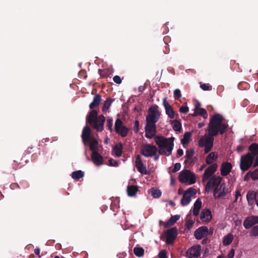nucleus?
<instances>
[{
  "label": "nucleus",
  "mask_w": 258,
  "mask_h": 258,
  "mask_svg": "<svg viewBox=\"0 0 258 258\" xmlns=\"http://www.w3.org/2000/svg\"><path fill=\"white\" fill-rule=\"evenodd\" d=\"M223 121V116L218 113L214 114L210 118L208 127L209 136L202 137L199 141V146L201 148L205 147V154L208 153L213 147V137L218 134L223 135L226 132L228 124Z\"/></svg>",
  "instance_id": "nucleus-1"
},
{
  "label": "nucleus",
  "mask_w": 258,
  "mask_h": 258,
  "mask_svg": "<svg viewBox=\"0 0 258 258\" xmlns=\"http://www.w3.org/2000/svg\"><path fill=\"white\" fill-rule=\"evenodd\" d=\"M102 97L100 95L96 94L95 95L93 101L89 105V108L92 110L86 117L87 123L99 132H102L104 129L105 117L103 115L98 116V111L93 109L99 106Z\"/></svg>",
  "instance_id": "nucleus-2"
},
{
  "label": "nucleus",
  "mask_w": 258,
  "mask_h": 258,
  "mask_svg": "<svg viewBox=\"0 0 258 258\" xmlns=\"http://www.w3.org/2000/svg\"><path fill=\"white\" fill-rule=\"evenodd\" d=\"M174 137L165 138L162 136L155 137V142L158 147V153L161 155L169 156L171 154L174 147Z\"/></svg>",
  "instance_id": "nucleus-3"
},
{
  "label": "nucleus",
  "mask_w": 258,
  "mask_h": 258,
  "mask_svg": "<svg viewBox=\"0 0 258 258\" xmlns=\"http://www.w3.org/2000/svg\"><path fill=\"white\" fill-rule=\"evenodd\" d=\"M161 113L156 105L151 106L148 110V114L146 117L147 123L156 124L160 119Z\"/></svg>",
  "instance_id": "nucleus-4"
},
{
  "label": "nucleus",
  "mask_w": 258,
  "mask_h": 258,
  "mask_svg": "<svg viewBox=\"0 0 258 258\" xmlns=\"http://www.w3.org/2000/svg\"><path fill=\"white\" fill-rule=\"evenodd\" d=\"M178 179L181 183H187L190 185L196 182L195 174L188 170H185L180 172Z\"/></svg>",
  "instance_id": "nucleus-5"
},
{
  "label": "nucleus",
  "mask_w": 258,
  "mask_h": 258,
  "mask_svg": "<svg viewBox=\"0 0 258 258\" xmlns=\"http://www.w3.org/2000/svg\"><path fill=\"white\" fill-rule=\"evenodd\" d=\"M254 158L250 154H246L241 157L240 160V168L243 171L248 170L252 166Z\"/></svg>",
  "instance_id": "nucleus-6"
},
{
  "label": "nucleus",
  "mask_w": 258,
  "mask_h": 258,
  "mask_svg": "<svg viewBox=\"0 0 258 258\" xmlns=\"http://www.w3.org/2000/svg\"><path fill=\"white\" fill-rule=\"evenodd\" d=\"M158 151V148L151 144H145L142 146L141 153L146 157L155 156Z\"/></svg>",
  "instance_id": "nucleus-7"
},
{
  "label": "nucleus",
  "mask_w": 258,
  "mask_h": 258,
  "mask_svg": "<svg viewBox=\"0 0 258 258\" xmlns=\"http://www.w3.org/2000/svg\"><path fill=\"white\" fill-rule=\"evenodd\" d=\"M221 180L222 178L220 176H216L215 175L212 176L210 178L206 184L205 188L206 191L209 192L214 187L219 186Z\"/></svg>",
  "instance_id": "nucleus-8"
},
{
  "label": "nucleus",
  "mask_w": 258,
  "mask_h": 258,
  "mask_svg": "<svg viewBox=\"0 0 258 258\" xmlns=\"http://www.w3.org/2000/svg\"><path fill=\"white\" fill-rule=\"evenodd\" d=\"M177 235V230L176 227L167 230L165 232V236L166 238V242L168 244H172Z\"/></svg>",
  "instance_id": "nucleus-9"
},
{
  "label": "nucleus",
  "mask_w": 258,
  "mask_h": 258,
  "mask_svg": "<svg viewBox=\"0 0 258 258\" xmlns=\"http://www.w3.org/2000/svg\"><path fill=\"white\" fill-rule=\"evenodd\" d=\"M145 137L148 139H152L156 137V125L154 123H147L145 127Z\"/></svg>",
  "instance_id": "nucleus-10"
},
{
  "label": "nucleus",
  "mask_w": 258,
  "mask_h": 258,
  "mask_svg": "<svg viewBox=\"0 0 258 258\" xmlns=\"http://www.w3.org/2000/svg\"><path fill=\"white\" fill-rule=\"evenodd\" d=\"M218 167L216 163L211 164L205 171L202 176V181L203 182L208 180L210 177L216 172Z\"/></svg>",
  "instance_id": "nucleus-11"
},
{
  "label": "nucleus",
  "mask_w": 258,
  "mask_h": 258,
  "mask_svg": "<svg viewBox=\"0 0 258 258\" xmlns=\"http://www.w3.org/2000/svg\"><path fill=\"white\" fill-rule=\"evenodd\" d=\"M201 246L197 245L188 249L186 251L187 258H198L200 255Z\"/></svg>",
  "instance_id": "nucleus-12"
},
{
  "label": "nucleus",
  "mask_w": 258,
  "mask_h": 258,
  "mask_svg": "<svg viewBox=\"0 0 258 258\" xmlns=\"http://www.w3.org/2000/svg\"><path fill=\"white\" fill-rule=\"evenodd\" d=\"M258 223V216H250L247 217L243 221V226L246 229H249L253 225Z\"/></svg>",
  "instance_id": "nucleus-13"
},
{
  "label": "nucleus",
  "mask_w": 258,
  "mask_h": 258,
  "mask_svg": "<svg viewBox=\"0 0 258 258\" xmlns=\"http://www.w3.org/2000/svg\"><path fill=\"white\" fill-rule=\"evenodd\" d=\"M91 131L90 128L88 126H85L81 136L82 141L84 145L86 146L90 139L93 138V137L91 136Z\"/></svg>",
  "instance_id": "nucleus-14"
},
{
  "label": "nucleus",
  "mask_w": 258,
  "mask_h": 258,
  "mask_svg": "<svg viewBox=\"0 0 258 258\" xmlns=\"http://www.w3.org/2000/svg\"><path fill=\"white\" fill-rule=\"evenodd\" d=\"M246 198L249 204H252L255 202L258 207V189L255 191H248L247 193Z\"/></svg>",
  "instance_id": "nucleus-15"
},
{
  "label": "nucleus",
  "mask_w": 258,
  "mask_h": 258,
  "mask_svg": "<svg viewBox=\"0 0 258 258\" xmlns=\"http://www.w3.org/2000/svg\"><path fill=\"white\" fill-rule=\"evenodd\" d=\"M208 233V228L206 226H202L196 230L195 231V236L197 239H201L203 237L207 236Z\"/></svg>",
  "instance_id": "nucleus-16"
},
{
  "label": "nucleus",
  "mask_w": 258,
  "mask_h": 258,
  "mask_svg": "<svg viewBox=\"0 0 258 258\" xmlns=\"http://www.w3.org/2000/svg\"><path fill=\"white\" fill-rule=\"evenodd\" d=\"M136 166L139 172L143 174H147L148 172L146 167L143 163L141 157L138 155L136 157Z\"/></svg>",
  "instance_id": "nucleus-17"
},
{
  "label": "nucleus",
  "mask_w": 258,
  "mask_h": 258,
  "mask_svg": "<svg viewBox=\"0 0 258 258\" xmlns=\"http://www.w3.org/2000/svg\"><path fill=\"white\" fill-rule=\"evenodd\" d=\"M163 104L165 109L166 113L168 117L171 119L174 118L175 112L172 106L167 102L166 97L163 99Z\"/></svg>",
  "instance_id": "nucleus-18"
},
{
  "label": "nucleus",
  "mask_w": 258,
  "mask_h": 258,
  "mask_svg": "<svg viewBox=\"0 0 258 258\" xmlns=\"http://www.w3.org/2000/svg\"><path fill=\"white\" fill-rule=\"evenodd\" d=\"M232 168V164L228 162L223 163L220 168L221 174L223 176H227L231 172Z\"/></svg>",
  "instance_id": "nucleus-19"
},
{
  "label": "nucleus",
  "mask_w": 258,
  "mask_h": 258,
  "mask_svg": "<svg viewBox=\"0 0 258 258\" xmlns=\"http://www.w3.org/2000/svg\"><path fill=\"white\" fill-rule=\"evenodd\" d=\"M91 159L93 162L97 166H100L103 164V157L97 151L92 152Z\"/></svg>",
  "instance_id": "nucleus-20"
},
{
  "label": "nucleus",
  "mask_w": 258,
  "mask_h": 258,
  "mask_svg": "<svg viewBox=\"0 0 258 258\" xmlns=\"http://www.w3.org/2000/svg\"><path fill=\"white\" fill-rule=\"evenodd\" d=\"M212 216L211 211L208 209H204L201 213L200 218L204 222H208L212 219Z\"/></svg>",
  "instance_id": "nucleus-21"
},
{
  "label": "nucleus",
  "mask_w": 258,
  "mask_h": 258,
  "mask_svg": "<svg viewBox=\"0 0 258 258\" xmlns=\"http://www.w3.org/2000/svg\"><path fill=\"white\" fill-rule=\"evenodd\" d=\"M123 144L120 142L117 144L112 149V152L114 153L115 156L119 157L122 153Z\"/></svg>",
  "instance_id": "nucleus-22"
},
{
  "label": "nucleus",
  "mask_w": 258,
  "mask_h": 258,
  "mask_svg": "<svg viewBox=\"0 0 258 258\" xmlns=\"http://www.w3.org/2000/svg\"><path fill=\"white\" fill-rule=\"evenodd\" d=\"M202 202L200 198H198L194 205L192 213L195 216L199 215V212L202 208Z\"/></svg>",
  "instance_id": "nucleus-23"
},
{
  "label": "nucleus",
  "mask_w": 258,
  "mask_h": 258,
  "mask_svg": "<svg viewBox=\"0 0 258 258\" xmlns=\"http://www.w3.org/2000/svg\"><path fill=\"white\" fill-rule=\"evenodd\" d=\"M248 150L250 152L247 154H250L254 158L256 156L258 155V144L255 143L251 144L249 146Z\"/></svg>",
  "instance_id": "nucleus-24"
},
{
  "label": "nucleus",
  "mask_w": 258,
  "mask_h": 258,
  "mask_svg": "<svg viewBox=\"0 0 258 258\" xmlns=\"http://www.w3.org/2000/svg\"><path fill=\"white\" fill-rule=\"evenodd\" d=\"M138 191V187L136 185H128L127 187V193L129 197H134L136 196Z\"/></svg>",
  "instance_id": "nucleus-25"
},
{
  "label": "nucleus",
  "mask_w": 258,
  "mask_h": 258,
  "mask_svg": "<svg viewBox=\"0 0 258 258\" xmlns=\"http://www.w3.org/2000/svg\"><path fill=\"white\" fill-rule=\"evenodd\" d=\"M217 159L218 155H215L214 152H211L206 157V164L208 165L213 164V162L216 161Z\"/></svg>",
  "instance_id": "nucleus-26"
},
{
  "label": "nucleus",
  "mask_w": 258,
  "mask_h": 258,
  "mask_svg": "<svg viewBox=\"0 0 258 258\" xmlns=\"http://www.w3.org/2000/svg\"><path fill=\"white\" fill-rule=\"evenodd\" d=\"M90 142V145L89 147L90 150H91L93 152H96V151L98 150V142L97 140L93 138L89 141Z\"/></svg>",
  "instance_id": "nucleus-27"
},
{
  "label": "nucleus",
  "mask_w": 258,
  "mask_h": 258,
  "mask_svg": "<svg viewBox=\"0 0 258 258\" xmlns=\"http://www.w3.org/2000/svg\"><path fill=\"white\" fill-rule=\"evenodd\" d=\"M195 223V219H191L190 213L187 215L185 226L187 229L190 230L193 226Z\"/></svg>",
  "instance_id": "nucleus-28"
},
{
  "label": "nucleus",
  "mask_w": 258,
  "mask_h": 258,
  "mask_svg": "<svg viewBox=\"0 0 258 258\" xmlns=\"http://www.w3.org/2000/svg\"><path fill=\"white\" fill-rule=\"evenodd\" d=\"M113 101L114 99H112L111 98H107V99L104 101L102 107V111L103 112H106L107 111Z\"/></svg>",
  "instance_id": "nucleus-29"
},
{
  "label": "nucleus",
  "mask_w": 258,
  "mask_h": 258,
  "mask_svg": "<svg viewBox=\"0 0 258 258\" xmlns=\"http://www.w3.org/2000/svg\"><path fill=\"white\" fill-rule=\"evenodd\" d=\"M134 252L137 256L141 257L144 255L145 250L142 247L136 246L134 248Z\"/></svg>",
  "instance_id": "nucleus-30"
},
{
  "label": "nucleus",
  "mask_w": 258,
  "mask_h": 258,
  "mask_svg": "<svg viewBox=\"0 0 258 258\" xmlns=\"http://www.w3.org/2000/svg\"><path fill=\"white\" fill-rule=\"evenodd\" d=\"M191 136V134L190 132H186L184 135L183 138L181 140V144L184 146L185 145L187 144L189 142L190 138Z\"/></svg>",
  "instance_id": "nucleus-31"
},
{
  "label": "nucleus",
  "mask_w": 258,
  "mask_h": 258,
  "mask_svg": "<svg viewBox=\"0 0 258 258\" xmlns=\"http://www.w3.org/2000/svg\"><path fill=\"white\" fill-rule=\"evenodd\" d=\"M191 201V197L190 196H188L187 195L185 194H183L182 198L180 201V204L182 206H186L188 205L190 202Z\"/></svg>",
  "instance_id": "nucleus-32"
},
{
  "label": "nucleus",
  "mask_w": 258,
  "mask_h": 258,
  "mask_svg": "<svg viewBox=\"0 0 258 258\" xmlns=\"http://www.w3.org/2000/svg\"><path fill=\"white\" fill-rule=\"evenodd\" d=\"M84 175V172L81 170L74 171L72 173V177L76 180H79Z\"/></svg>",
  "instance_id": "nucleus-33"
},
{
  "label": "nucleus",
  "mask_w": 258,
  "mask_h": 258,
  "mask_svg": "<svg viewBox=\"0 0 258 258\" xmlns=\"http://www.w3.org/2000/svg\"><path fill=\"white\" fill-rule=\"evenodd\" d=\"M179 218L180 216L178 215L171 216L167 221L166 225L167 226H172L179 219Z\"/></svg>",
  "instance_id": "nucleus-34"
},
{
  "label": "nucleus",
  "mask_w": 258,
  "mask_h": 258,
  "mask_svg": "<svg viewBox=\"0 0 258 258\" xmlns=\"http://www.w3.org/2000/svg\"><path fill=\"white\" fill-rule=\"evenodd\" d=\"M233 239V236L232 234L229 233L227 234L223 238V244L225 245H229L232 242Z\"/></svg>",
  "instance_id": "nucleus-35"
},
{
  "label": "nucleus",
  "mask_w": 258,
  "mask_h": 258,
  "mask_svg": "<svg viewBox=\"0 0 258 258\" xmlns=\"http://www.w3.org/2000/svg\"><path fill=\"white\" fill-rule=\"evenodd\" d=\"M129 129L125 126H123L122 127L118 130V132H116L117 134L121 136L122 137H126L128 133Z\"/></svg>",
  "instance_id": "nucleus-36"
},
{
  "label": "nucleus",
  "mask_w": 258,
  "mask_h": 258,
  "mask_svg": "<svg viewBox=\"0 0 258 258\" xmlns=\"http://www.w3.org/2000/svg\"><path fill=\"white\" fill-rule=\"evenodd\" d=\"M195 151L193 149L188 150L186 151L185 158H186V159L184 161V163L185 164L188 163V160L191 159L192 156L195 154Z\"/></svg>",
  "instance_id": "nucleus-37"
},
{
  "label": "nucleus",
  "mask_w": 258,
  "mask_h": 258,
  "mask_svg": "<svg viewBox=\"0 0 258 258\" xmlns=\"http://www.w3.org/2000/svg\"><path fill=\"white\" fill-rule=\"evenodd\" d=\"M172 123V127L173 130L176 132H180L182 128L180 122L178 120H175L173 121Z\"/></svg>",
  "instance_id": "nucleus-38"
},
{
  "label": "nucleus",
  "mask_w": 258,
  "mask_h": 258,
  "mask_svg": "<svg viewBox=\"0 0 258 258\" xmlns=\"http://www.w3.org/2000/svg\"><path fill=\"white\" fill-rule=\"evenodd\" d=\"M151 195L154 198H159L161 197L162 192L160 190L152 188L151 189Z\"/></svg>",
  "instance_id": "nucleus-39"
},
{
  "label": "nucleus",
  "mask_w": 258,
  "mask_h": 258,
  "mask_svg": "<svg viewBox=\"0 0 258 258\" xmlns=\"http://www.w3.org/2000/svg\"><path fill=\"white\" fill-rule=\"evenodd\" d=\"M122 121L120 119L117 118L115 122V131L116 132H118V130L122 127Z\"/></svg>",
  "instance_id": "nucleus-40"
},
{
  "label": "nucleus",
  "mask_w": 258,
  "mask_h": 258,
  "mask_svg": "<svg viewBox=\"0 0 258 258\" xmlns=\"http://www.w3.org/2000/svg\"><path fill=\"white\" fill-rule=\"evenodd\" d=\"M98 71L100 77L102 78H106L110 76L109 72L107 70L99 69Z\"/></svg>",
  "instance_id": "nucleus-41"
},
{
  "label": "nucleus",
  "mask_w": 258,
  "mask_h": 258,
  "mask_svg": "<svg viewBox=\"0 0 258 258\" xmlns=\"http://www.w3.org/2000/svg\"><path fill=\"white\" fill-rule=\"evenodd\" d=\"M184 193L187 195L188 196H190L191 198L193 195L196 194V189L192 187H190L188 188Z\"/></svg>",
  "instance_id": "nucleus-42"
},
{
  "label": "nucleus",
  "mask_w": 258,
  "mask_h": 258,
  "mask_svg": "<svg viewBox=\"0 0 258 258\" xmlns=\"http://www.w3.org/2000/svg\"><path fill=\"white\" fill-rule=\"evenodd\" d=\"M200 87L204 91H210L212 90V86L207 84L200 83Z\"/></svg>",
  "instance_id": "nucleus-43"
},
{
  "label": "nucleus",
  "mask_w": 258,
  "mask_h": 258,
  "mask_svg": "<svg viewBox=\"0 0 258 258\" xmlns=\"http://www.w3.org/2000/svg\"><path fill=\"white\" fill-rule=\"evenodd\" d=\"M113 120L111 118H107L106 121V127L110 132L112 131Z\"/></svg>",
  "instance_id": "nucleus-44"
},
{
  "label": "nucleus",
  "mask_w": 258,
  "mask_h": 258,
  "mask_svg": "<svg viewBox=\"0 0 258 258\" xmlns=\"http://www.w3.org/2000/svg\"><path fill=\"white\" fill-rule=\"evenodd\" d=\"M198 114L201 115L204 118H207L208 116L207 111L204 108H201L199 110H198Z\"/></svg>",
  "instance_id": "nucleus-45"
},
{
  "label": "nucleus",
  "mask_w": 258,
  "mask_h": 258,
  "mask_svg": "<svg viewBox=\"0 0 258 258\" xmlns=\"http://www.w3.org/2000/svg\"><path fill=\"white\" fill-rule=\"evenodd\" d=\"M250 234L251 236H258V225L254 226L250 231Z\"/></svg>",
  "instance_id": "nucleus-46"
},
{
  "label": "nucleus",
  "mask_w": 258,
  "mask_h": 258,
  "mask_svg": "<svg viewBox=\"0 0 258 258\" xmlns=\"http://www.w3.org/2000/svg\"><path fill=\"white\" fill-rule=\"evenodd\" d=\"M251 178L253 180L258 179V168L256 169L253 171H251Z\"/></svg>",
  "instance_id": "nucleus-47"
},
{
  "label": "nucleus",
  "mask_w": 258,
  "mask_h": 258,
  "mask_svg": "<svg viewBox=\"0 0 258 258\" xmlns=\"http://www.w3.org/2000/svg\"><path fill=\"white\" fill-rule=\"evenodd\" d=\"M174 97L175 99H178L181 97L180 90L176 89L174 91Z\"/></svg>",
  "instance_id": "nucleus-48"
},
{
  "label": "nucleus",
  "mask_w": 258,
  "mask_h": 258,
  "mask_svg": "<svg viewBox=\"0 0 258 258\" xmlns=\"http://www.w3.org/2000/svg\"><path fill=\"white\" fill-rule=\"evenodd\" d=\"M140 122L138 120H136L134 126V131L135 133H138L139 131Z\"/></svg>",
  "instance_id": "nucleus-49"
},
{
  "label": "nucleus",
  "mask_w": 258,
  "mask_h": 258,
  "mask_svg": "<svg viewBox=\"0 0 258 258\" xmlns=\"http://www.w3.org/2000/svg\"><path fill=\"white\" fill-rule=\"evenodd\" d=\"M180 168H181V164H180V163H176L174 165V167L173 169H172V172L173 173H175L177 171H178V170H179Z\"/></svg>",
  "instance_id": "nucleus-50"
},
{
  "label": "nucleus",
  "mask_w": 258,
  "mask_h": 258,
  "mask_svg": "<svg viewBox=\"0 0 258 258\" xmlns=\"http://www.w3.org/2000/svg\"><path fill=\"white\" fill-rule=\"evenodd\" d=\"M188 110H189V109L187 106H181L179 108V111L180 113H186L188 112Z\"/></svg>",
  "instance_id": "nucleus-51"
},
{
  "label": "nucleus",
  "mask_w": 258,
  "mask_h": 258,
  "mask_svg": "<svg viewBox=\"0 0 258 258\" xmlns=\"http://www.w3.org/2000/svg\"><path fill=\"white\" fill-rule=\"evenodd\" d=\"M166 251L165 250L160 251L158 254V258H166Z\"/></svg>",
  "instance_id": "nucleus-52"
},
{
  "label": "nucleus",
  "mask_w": 258,
  "mask_h": 258,
  "mask_svg": "<svg viewBox=\"0 0 258 258\" xmlns=\"http://www.w3.org/2000/svg\"><path fill=\"white\" fill-rule=\"evenodd\" d=\"M113 80L114 82L115 83H116V84H120L121 83V79L119 76H117V75L113 77Z\"/></svg>",
  "instance_id": "nucleus-53"
},
{
  "label": "nucleus",
  "mask_w": 258,
  "mask_h": 258,
  "mask_svg": "<svg viewBox=\"0 0 258 258\" xmlns=\"http://www.w3.org/2000/svg\"><path fill=\"white\" fill-rule=\"evenodd\" d=\"M109 164L110 166H117L118 163L113 159H110L109 160Z\"/></svg>",
  "instance_id": "nucleus-54"
},
{
  "label": "nucleus",
  "mask_w": 258,
  "mask_h": 258,
  "mask_svg": "<svg viewBox=\"0 0 258 258\" xmlns=\"http://www.w3.org/2000/svg\"><path fill=\"white\" fill-rule=\"evenodd\" d=\"M235 254V250L231 249L228 254V258H233Z\"/></svg>",
  "instance_id": "nucleus-55"
},
{
  "label": "nucleus",
  "mask_w": 258,
  "mask_h": 258,
  "mask_svg": "<svg viewBox=\"0 0 258 258\" xmlns=\"http://www.w3.org/2000/svg\"><path fill=\"white\" fill-rule=\"evenodd\" d=\"M222 187V185L219 184V186H215L214 187V195L215 196L216 194L219 192Z\"/></svg>",
  "instance_id": "nucleus-56"
},
{
  "label": "nucleus",
  "mask_w": 258,
  "mask_h": 258,
  "mask_svg": "<svg viewBox=\"0 0 258 258\" xmlns=\"http://www.w3.org/2000/svg\"><path fill=\"white\" fill-rule=\"evenodd\" d=\"M251 177V171H248L244 176V180L245 181H248Z\"/></svg>",
  "instance_id": "nucleus-57"
},
{
  "label": "nucleus",
  "mask_w": 258,
  "mask_h": 258,
  "mask_svg": "<svg viewBox=\"0 0 258 258\" xmlns=\"http://www.w3.org/2000/svg\"><path fill=\"white\" fill-rule=\"evenodd\" d=\"M10 187L13 189H14L16 188H20V185L17 183H12L10 185Z\"/></svg>",
  "instance_id": "nucleus-58"
},
{
  "label": "nucleus",
  "mask_w": 258,
  "mask_h": 258,
  "mask_svg": "<svg viewBox=\"0 0 258 258\" xmlns=\"http://www.w3.org/2000/svg\"><path fill=\"white\" fill-rule=\"evenodd\" d=\"M241 196L240 191L239 190H237L236 191L235 196V200L234 201V202L235 203L237 202L238 198Z\"/></svg>",
  "instance_id": "nucleus-59"
},
{
  "label": "nucleus",
  "mask_w": 258,
  "mask_h": 258,
  "mask_svg": "<svg viewBox=\"0 0 258 258\" xmlns=\"http://www.w3.org/2000/svg\"><path fill=\"white\" fill-rule=\"evenodd\" d=\"M201 106V103L199 102H197L195 104L194 110L198 111V110H199L201 108H200Z\"/></svg>",
  "instance_id": "nucleus-60"
},
{
  "label": "nucleus",
  "mask_w": 258,
  "mask_h": 258,
  "mask_svg": "<svg viewBox=\"0 0 258 258\" xmlns=\"http://www.w3.org/2000/svg\"><path fill=\"white\" fill-rule=\"evenodd\" d=\"M226 195V192H225L224 191V189L222 191L220 192L219 195H218V196L217 197V198H222V197H223L224 196H225Z\"/></svg>",
  "instance_id": "nucleus-61"
},
{
  "label": "nucleus",
  "mask_w": 258,
  "mask_h": 258,
  "mask_svg": "<svg viewBox=\"0 0 258 258\" xmlns=\"http://www.w3.org/2000/svg\"><path fill=\"white\" fill-rule=\"evenodd\" d=\"M19 168L18 164H17L15 161H14V163L13 164V169L14 170H16Z\"/></svg>",
  "instance_id": "nucleus-62"
},
{
  "label": "nucleus",
  "mask_w": 258,
  "mask_h": 258,
  "mask_svg": "<svg viewBox=\"0 0 258 258\" xmlns=\"http://www.w3.org/2000/svg\"><path fill=\"white\" fill-rule=\"evenodd\" d=\"M177 153L179 156H181L183 154V151L181 149H178L177 151Z\"/></svg>",
  "instance_id": "nucleus-63"
},
{
  "label": "nucleus",
  "mask_w": 258,
  "mask_h": 258,
  "mask_svg": "<svg viewBox=\"0 0 258 258\" xmlns=\"http://www.w3.org/2000/svg\"><path fill=\"white\" fill-rule=\"evenodd\" d=\"M20 184L22 185V186L24 188H27L29 186L28 183L26 181H23L22 182H21Z\"/></svg>",
  "instance_id": "nucleus-64"
}]
</instances>
